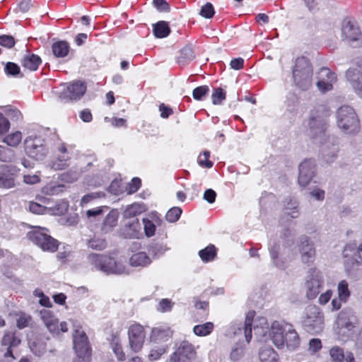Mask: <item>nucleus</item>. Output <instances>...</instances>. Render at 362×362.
<instances>
[{"label":"nucleus","mask_w":362,"mask_h":362,"mask_svg":"<svg viewBox=\"0 0 362 362\" xmlns=\"http://www.w3.org/2000/svg\"><path fill=\"white\" fill-rule=\"evenodd\" d=\"M162 221L156 217L153 220H149L148 218H144V229L145 232V235L148 237H152L155 235L156 226L160 225Z\"/></svg>","instance_id":"58836bf2"},{"label":"nucleus","mask_w":362,"mask_h":362,"mask_svg":"<svg viewBox=\"0 0 362 362\" xmlns=\"http://www.w3.org/2000/svg\"><path fill=\"white\" fill-rule=\"evenodd\" d=\"M346 76L351 83L355 92L362 98V76L356 69H349L346 72Z\"/></svg>","instance_id":"bb28decb"},{"label":"nucleus","mask_w":362,"mask_h":362,"mask_svg":"<svg viewBox=\"0 0 362 362\" xmlns=\"http://www.w3.org/2000/svg\"><path fill=\"white\" fill-rule=\"evenodd\" d=\"M151 257L144 252L134 253L129 258V264L134 267H146L151 264Z\"/></svg>","instance_id":"c85d7f7f"},{"label":"nucleus","mask_w":362,"mask_h":362,"mask_svg":"<svg viewBox=\"0 0 362 362\" xmlns=\"http://www.w3.org/2000/svg\"><path fill=\"white\" fill-rule=\"evenodd\" d=\"M144 210V206L137 203L128 205L123 211L122 220L132 221L133 219H138L137 216L140 215Z\"/></svg>","instance_id":"c756f323"},{"label":"nucleus","mask_w":362,"mask_h":362,"mask_svg":"<svg viewBox=\"0 0 362 362\" xmlns=\"http://www.w3.org/2000/svg\"><path fill=\"white\" fill-rule=\"evenodd\" d=\"M255 314V311H249L246 315L244 324L241 322L232 324L229 328V333L233 335L244 334L247 343H250L252 339V322Z\"/></svg>","instance_id":"a211bd4d"},{"label":"nucleus","mask_w":362,"mask_h":362,"mask_svg":"<svg viewBox=\"0 0 362 362\" xmlns=\"http://www.w3.org/2000/svg\"><path fill=\"white\" fill-rule=\"evenodd\" d=\"M226 98V93L221 88H217L211 95L214 105H220Z\"/></svg>","instance_id":"6e6d98bb"},{"label":"nucleus","mask_w":362,"mask_h":362,"mask_svg":"<svg viewBox=\"0 0 362 362\" xmlns=\"http://www.w3.org/2000/svg\"><path fill=\"white\" fill-rule=\"evenodd\" d=\"M141 181L139 178H133L132 181L128 184V186L127 187L128 194H133L136 192L141 187Z\"/></svg>","instance_id":"69168bd1"},{"label":"nucleus","mask_w":362,"mask_h":362,"mask_svg":"<svg viewBox=\"0 0 362 362\" xmlns=\"http://www.w3.org/2000/svg\"><path fill=\"white\" fill-rule=\"evenodd\" d=\"M119 213L117 210H111L105 216L102 226L101 231L103 233H108L112 231L117 224Z\"/></svg>","instance_id":"cd10ccee"},{"label":"nucleus","mask_w":362,"mask_h":362,"mask_svg":"<svg viewBox=\"0 0 362 362\" xmlns=\"http://www.w3.org/2000/svg\"><path fill=\"white\" fill-rule=\"evenodd\" d=\"M330 115L329 108L320 105L311 112L309 120V136L314 143L320 144L322 158L327 163L336 160L339 151L338 145L326 134Z\"/></svg>","instance_id":"f257e3e1"},{"label":"nucleus","mask_w":362,"mask_h":362,"mask_svg":"<svg viewBox=\"0 0 362 362\" xmlns=\"http://www.w3.org/2000/svg\"><path fill=\"white\" fill-rule=\"evenodd\" d=\"M52 50L56 57H64L69 51V45L66 41H58L52 44Z\"/></svg>","instance_id":"4c0bfd02"},{"label":"nucleus","mask_w":362,"mask_h":362,"mask_svg":"<svg viewBox=\"0 0 362 362\" xmlns=\"http://www.w3.org/2000/svg\"><path fill=\"white\" fill-rule=\"evenodd\" d=\"M22 139V134L20 132H16L14 133L8 134L5 137L4 141L10 146H16L21 142Z\"/></svg>","instance_id":"3c124183"},{"label":"nucleus","mask_w":362,"mask_h":362,"mask_svg":"<svg viewBox=\"0 0 362 362\" xmlns=\"http://www.w3.org/2000/svg\"><path fill=\"white\" fill-rule=\"evenodd\" d=\"M299 203L293 198H287L284 201V210L285 214L290 216L292 218H296L299 216V211L298 209Z\"/></svg>","instance_id":"72a5a7b5"},{"label":"nucleus","mask_w":362,"mask_h":362,"mask_svg":"<svg viewBox=\"0 0 362 362\" xmlns=\"http://www.w3.org/2000/svg\"><path fill=\"white\" fill-rule=\"evenodd\" d=\"M245 348L243 344H237L231 349L230 358L234 361L240 360L245 355Z\"/></svg>","instance_id":"de8ad7c7"},{"label":"nucleus","mask_w":362,"mask_h":362,"mask_svg":"<svg viewBox=\"0 0 362 362\" xmlns=\"http://www.w3.org/2000/svg\"><path fill=\"white\" fill-rule=\"evenodd\" d=\"M4 71L7 75L12 76L22 77L23 75L21 74V69L17 64L13 62H7L4 67Z\"/></svg>","instance_id":"603ef678"},{"label":"nucleus","mask_w":362,"mask_h":362,"mask_svg":"<svg viewBox=\"0 0 362 362\" xmlns=\"http://www.w3.org/2000/svg\"><path fill=\"white\" fill-rule=\"evenodd\" d=\"M153 34L157 38L165 37L170 33V28L168 25V23L166 21H158L156 24L153 25Z\"/></svg>","instance_id":"e433bc0d"},{"label":"nucleus","mask_w":362,"mask_h":362,"mask_svg":"<svg viewBox=\"0 0 362 362\" xmlns=\"http://www.w3.org/2000/svg\"><path fill=\"white\" fill-rule=\"evenodd\" d=\"M209 92V88L207 86H201L193 90L192 96L197 100H202L203 97Z\"/></svg>","instance_id":"4d7b16f0"},{"label":"nucleus","mask_w":362,"mask_h":362,"mask_svg":"<svg viewBox=\"0 0 362 362\" xmlns=\"http://www.w3.org/2000/svg\"><path fill=\"white\" fill-rule=\"evenodd\" d=\"M0 45L7 48H11L15 45V40L11 35H1Z\"/></svg>","instance_id":"338daca9"},{"label":"nucleus","mask_w":362,"mask_h":362,"mask_svg":"<svg viewBox=\"0 0 362 362\" xmlns=\"http://www.w3.org/2000/svg\"><path fill=\"white\" fill-rule=\"evenodd\" d=\"M304 280L306 298L309 300L315 299L325 286L323 273L315 267H310L307 270Z\"/></svg>","instance_id":"1a4fd4ad"},{"label":"nucleus","mask_w":362,"mask_h":362,"mask_svg":"<svg viewBox=\"0 0 362 362\" xmlns=\"http://www.w3.org/2000/svg\"><path fill=\"white\" fill-rule=\"evenodd\" d=\"M110 346L112 351L115 354L117 359L121 361H124L126 358L125 354L122 350V347L119 339H113L110 344Z\"/></svg>","instance_id":"49530a36"},{"label":"nucleus","mask_w":362,"mask_h":362,"mask_svg":"<svg viewBox=\"0 0 362 362\" xmlns=\"http://www.w3.org/2000/svg\"><path fill=\"white\" fill-rule=\"evenodd\" d=\"M174 303L168 298H163L158 303L157 310L161 313L169 312L172 310Z\"/></svg>","instance_id":"bf43d9fd"},{"label":"nucleus","mask_w":362,"mask_h":362,"mask_svg":"<svg viewBox=\"0 0 362 362\" xmlns=\"http://www.w3.org/2000/svg\"><path fill=\"white\" fill-rule=\"evenodd\" d=\"M122 226L120 228V234L124 238H139L141 235V224L139 219L132 221L122 220Z\"/></svg>","instance_id":"b1692460"},{"label":"nucleus","mask_w":362,"mask_h":362,"mask_svg":"<svg viewBox=\"0 0 362 362\" xmlns=\"http://www.w3.org/2000/svg\"><path fill=\"white\" fill-rule=\"evenodd\" d=\"M25 149L30 157L37 160H43L48 153L44 139L37 136H29L25 139Z\"/></svg>","instance_id":"ddd939ff"},{"label":"nucleus","mask_w":362,"mask_h":362,"mask_svg":"<svg viewBox=\"0 0 362 362\" xmlns=\"http://www.w3.org/2000/svg\"><path fill=\"white\" fill-rule=\"evenodd\" d=\"M259 357L261 362H278L277 353L269 346H262L259 349Z\"/></svg>","instance_id":"f704fd0d"},{"label":"nucleus","mask_w":362,"mask_h":362,"mask_svg":"<svg viewBox=\"0 0 362 362\" xmlns=\"http://www.w3.org/2000/svg\"><path fill=\"white\" fill-rule=\"evenodd\" d=\"M302 324L308 332L313 334L320 333L324 328V314L317 305H308L304 311Z\"/></svg>","instance_id":"9d476101"},{"label":"nucleus","mask_w":362,"mask_h":362,"mask_svg":"<svg viewBox=\"0 0 362 362\" xmlns=\"http://www.w3.org/2000/svg\"><path fill=\"white\" fill-rule=\"evenodd\" d=\"M86 86L80 81H75L67 86L60 95V98L65 102L79 100L86 93Z\"/></svg>","instance_id":"412c9836"},{"label":"nucleus","mask_w":362,"mask_h":362,"mask_svg":"<svg viewBox=\"0 0 362 362\" xmlns=\"http://www.w3.org/2000/svg\"><path fill=\"white\" fill-rule=\"evenodd\" d=\"M181 214L182 209L180 207L175 206L168 210L165 218L170 223H175L180 218Z\"/></svg>","instance_id":"864d4df0"},{"label":"nucleus","mask_w":362,"mask_h":362,"mask_svg":"<svg viewBox=\"0 0 362 362\" xmlns=\"http://www.w3.org/2000/svg\"><path fill=\"white\" fill-rule=\"evenodd\" d=\"M128 337L130 349L135 353L140 351L146 337L144 327L136 323L132 325L128 329Z\"/></svg>","instance_id":"dca6fc26"},{"label":"nucleus","mask_w":362,"mask_h":362,"mask_svg":"<svg viewBox=\"0 0 362 362\" xmlns=\"http://www.w3.org/2000/svg\"><path fill=\"white\" fill-rule=\"evenodd\" d=\"M36 199L41 203L30 202L29 203V210L36 214H47L48 206L46 205L49 204V201L44 197H36Z\"/></svg>","instance_id":"473e14b6"},{"label":"nucleus","mask_w":362,"mask_h":362,"mask_svg":"<svg viewBox=\"0 0 362 362\" xmlns=\"http://www.w3.org/2000/svg\"><path fill=\"white\" fill-rule=\"evenodd\" d=\"M28 238L43 251L54 252L59 247L57 240L52 238L47 228L32 226L27 233Z\"/></svg>","instance_id":"0eeeda50"},{"label":"nucleus","mask_w":362,"mask_h":362,"mask_svg":"<svg viewBox=\"0 0 362 362\" xmlns=\"http://www.w3.org/2000/svg\"><path fill=\"white\" fill-rule=\"evenodd\" d=\"M210 152L204 151L202 155L198 157V163L204 168H211L213 166V162L209 160Z\"/></svg>","instance_id":"052dcab7"},{"label":"nucleus","mask_w":362,"mask_h":362,"mask_svg":"<svg viewBox=\"0 0 362 362\" xmlns=\"http://www.w3.org/2000/svg\"><path fill=\"white\" fill-rule=\"evenodd\" d=\"M269 336L273 344L279 349L284 346L293 350L300 344V338L293 325L284 321H274L270 328Z\"/></svg>","instance_id":"f03ea898"},{"label":"nucleus","mask_w":362,"mask_h":362,"mask_svg":"<svg viewBox=\"0 0 362 362\" xmlns=\"http://www.w3.org/2000/svg\"><path fill=\"white\" fill-rule=\"evenodd\" d=\"M153 4L159 12H170V5L165 0H153Z\"/></svg>","instance_id":"680f3d73"},{"label":"nucleus","mask_w":362,"mask_h":362,"mask_svg":"<svg viewBox=\"0 0 362 362\" xmlns=\"http://www.w3.org/2000/svg\"><path fill=\"white\" fill-rule=\"evenodd\" d=\"M343 256L349 272H351V269L349 268V266L356 267L357 270H361L362 258L358 253L356 243L353 242L346 244L343 251Z\"/></svg>","instance_id":"f3484780"},{"label":"nucleus","mask_w":362,"mask_h":362,"mask_svg":"<svg viewBox=\"0 0 362 362\" xmlns=\"http://www.w3.org/2000/svg\"><path fill=\"white\" fill-rule=\"evenodd\" d=\"M331 360L334 362H342L344 358V352L342 348L334 346L329 349Z\"/></svg>","instance_id":"8fccbe9b"},{"label":"nucleus","mask_w":362,"mask_h":362,"mask_svg":"<svg viewBox=\"0 0 362 362\" xmlns=\"http://www.w3.org/2000/svg\"><path fill=\"white\" fill-rule=\"evenodd\" d=\"M15 158L14 151L9 148L0 149V160L2 162H11Z\"/></svg>","instance_id":"5fc2aeb1"},{"label":"nucleus","mask_w":362,"mask_h":362,"mask_svg":"<svg viewBox=\"0 0 362 362\" xmlns=\"http://www.w3.org/2000/svg\"><path fill=\"white\" fill-rule=\"evenodd\" d=\"M214 328V325L211 322L198 325L194 327L193 332L194 334L199 337H205L209 335Z\"/></svg>","instance_id":"37998d69"},{"label":"nucleus","mask_w":362,"mask_h":362,"mask_svg":"<svg viewBox=\"0 0 362 362\" xmlns=\"http://www.w3.org/2000/svg\"><path fill=\"white\" fill-rule=\"evenodd\" d=\"M55 140L52 146L54 158L50 163V166L54 170H60L69 165L71 159V148L62 142L57 136H54Z\"/></svg>","instance_id":"9b49d317"},{"label":"nucleus","mask_w":362,"mask_h":362,"mask_svg":"<svg viewBox=\"0 0 362 362\" xmlns=\"http://www.w3.org/2000/svg\"><path fill=\"white\" fill-rule=\"evenodd\" d=\"M359 325V320L351 308H344L338 314L334 321L336 334L342 341L348 340Z\"/></svg>","instance_id":"20e7f679"},{"label":"nucleus","mask_w":362,"mask_h":362,"mask_svg":"<svg viewBox=\"0 0 362 362\" xmlns=\"http://www.w3.org/2000/svg\"><path fill=\"white\" fill-rule=\"evenodd\" d=\"M337 127L346 134L356 135L361 130L358 117L354 110L348 105L341 106L336 113Z\"/></svg>","instance_id":"39448f33"},{"label":"nucleus","mask_w":362,"mask_h":362,"mask_svg":"<svg viewBox=\"0 0 362 362\" xmlns=\"http://www.w3.org/2000/svg\"><path fill=\"white\" fill-rule=\"evenodd\" d=\"M21 343V339L16 332H5L1 341L0 351L8 362H13L16 359V349Z\"/></svg>","instance_id":"f8f14e48"},{"label":"nucleus","mask_w":362,"mask_h":362,"mask_svg":"<svg viewBox=\"0 0 362 362\" xmlns=\"http://www.w3.org/2000/svg\"><path fill=\"white\" fill-rule=\"evenodd\" d=\"M216 255V247L211 245L199 252L202 260L205 262L212 261Z\"/></svg>","instance_id":"a18cd8bd"},{"label":"nucleus","mask_w":362,"mask_h":362,"mask_svg":"<svg viewBox=\"0 0 362 362\" xmlns=\"http://www.w3.org/2000/svg\"><path fill=\"white\" fill-rule=\"evenodd\" d=\"M294 83L300 89L305 90L313 84V67L306 57L297 58L293 69Z\"/></svg>","instance_id":"423d86ee"},{"label":"nucleus","mask_w":362,"mask_h":362,"mask_svg":"<svg viewBox=\"0 0 362 362\" xmlns=\"http://www.w3.org/2000/svg\"><path fill=\"white\" fill-rule=\"evenodd\" d=\"M168 350V344H151L147 358L151 361H155L160 358Z\"/></svg>","instance_id":"c9c22d12"},{"label":"nucleus","mask_w":362,"mask_h":362,"mask_svg":"<svg viewBox=\"0 0 362 362\" xmlns=\"http://www.w3.org/2000/svg\"><path fill=\"white\" fill-rule=\"evenodd\" d=\"M69 208V203L66 201L61 200L55 204L54 206H48L47 214L61 216L66 212Z\"/></svg>","instance_id":"a19ab883"},{"label":"nucleus","mask_w":362,"mask_h":362,"mask_svg":"<svg viewBox=\"0 0 362 362\" xmlns=\"http://www.w3.org/2000/svg\"><path fill=\"white\" fill-rule=\"evenodd\" d=\"M173 337V331L170 327L165 326H159L152 328L150 336L149 341L151 344H167Z\"/></svg>","instance_id":"4be33fe9"},{"label":"nucleus","mask_w":362,"mask_h":362,"mask_svg":"<svg viewBox=\"0 0 362 362\" xmlns=\"http://www.w3.org/2000/svg\"><path fill=\"white\" fill-rule=\"evenodd\" d=\"M74 327L73 342L74 349L78 357L74 362H88L91 355L88 337L81 325L77 322L71 320Z\"/></svg>","instance_id":"6e6552de"},{"label":"nucleus","mask_w":362,"mask_h":362,"mask_svg":"<svg viewBox=\"0 0 362 362\" xmlns=\"http://www.w3.org/2000/svg\"><path fill=\"white\" fill-rule=\"evenodd\" d=\"M16 325L19 329L27 327L32 320L30 315L24 313H16Z\"/></svg>","instance_id":"09e8293b"},{"label":"nucleus","mask_w":362,"mask_h":362,"mask_svg":"<svg viewBox=\"0 0 362 362\" xmlns=\"http://www.w3.org/2000/svg\"><path fill=\"white\" fill-rule=\"evenodd\" d=\"M88 263L98 271L107 274H129V269L121 261L105 254L90 253L87 257Z\"/></svg>","instance_id":"7ed1b4c3"},{"label":"nucleus","mask_w":362,"mask_h":362,"mask_svg":"<svg viewBox=\"0 0 362 362\" xmlns=\"http://www.w3.org/2000/svg\"><path fill=\"white\" fill-rule=\"evenodd\" d=\"M342 35L347 42L353 46L356 47L359 44L361 33L359 28L354 25L351 21H344L342 26Z\"/></svg>","instance_id":"5701e85b"},{"label":"nucleus","mask_w":362,"mask_h":362,"mask_svg":"<svg viewBox=\"0 0 362 362\" xmlns=\"http://www.w3.org/2000/svg\"><path fill=\"white\" fill-rule=\"evenodd\" d=\"M46 340H48V339L38 337L30 340L29 342L30 351L37 356H42L47 351Z\"/></svg>","instance_id":"2f4dec72"},{"label":"nucleus","mask_w":362,"mask_h":362,"mask_svg":"<svg viewBox=\"0 0 362 362\" xmlns=\"http://www.w3.org/2000/svg\"><path fill=\"white\" fill-rule=\"evenodd\" d=\"M215 13L214 8L211 3H206L202 6L199 15L205 18H211Z\"/></svg>","instance_id":"13d9d810"},{"label":"nucleus","mask_w":362,"mask_h":362,"mask_svg":"<svg viewBox=\"0 0 362 362\" xmlns=\"http://www.w3.org/2000/svg\"><path fill=\"white\" fill-rule=\"evenodd\" d=\"M41 62L42 60L38 55L29 52H27L21 60L22 66L31 71H36Z\"/></svg>","instance_id":"7c9ffc66"},{"label":"nucleus","mask_w":362,"mask_h":362,"mask_svg":"<svg viewBox=\"0 0 362 362\" xmlns=\"http://www.w3.org/2000/svg\"><path fill=\"white\" fill-rule=\"evenodd\" d=\"M338 297L346 303L350 297L351 292L349 289V284L346 280H341L337 285Z\"/></svg>","instance_id":"c03bdc74"},{"label":"nucleus","mask_w":362,"mask_h":362,"mask_svg":"<svg viewBox=\"0 0 362 362\" xmlns=\"http://www.w3.org/2000/svg\"><path fill=\"white\" fill-rule=\"evenodd\" d=\"M59 188V185L48 184L42 189V192L47 195H53L58 193Z\"/></svg>","instance_id":"774afa93"},{"label":"nucleus","mask_w":362,"mask_h":362,"mask_svg":"<svg viewBox=\"0 0 362 362\" xmlns=\"http://www.w3.org/2000/svg\"><path fill=\"white\" fill-rule=\"evenodd\" d=\"M300 262L303 264L310 265L316 259V248L313 241L307 236H301L297 243Z\"/></svg>","instance_id":"4468645a"},{"label":"nucleus","mask_w":362,"mask_h":362,"mask_svg":"<svg viewBox=\"0 0 362 362\" xmlns=\"http://www.w3.org/2000/svg\"><path fill=\"white\" fill-rule=\"evenodd\" d=\"M194 58L192 47L189 45L184 47L180 51V55L177 58L180 64L185 65Z\"/></svg>","instance_id":"79ce46f5"},{"label":"nucleus","mask_w":362,"mask_h":362,"mask_svg":"<svg viewBox=\"0 0 362 362\" xmlns=\"http://www.w3.org/2000/svg\"><path fill=\"white\" fill-rule=\"evenodd\" d=\"M17 173L16 168L12 167L7 170V173H0V188L8 189L14 187Z\"/></svg>","instance_id":"a878e982"},{"label":"nucleus","mask_w":362,"mask_h":362,"mask_svg":"<svg viewBox=\"0 0 362 362\" xmlns=\"http://www.w3.org/2000/svg\"><path fill=\"white\" fill-rule=\"evenodd\" d=\"M269 250L273 264L281 269H284L285 268V261L279 257V245L275 244L270 246Z\"/></svg>","instance_id":"ea45409f"},{"label":"nucleus","mask_w":362,"mask_h":362,"mask_svg":"<svg viewBox=\"0 0 362 362\" xmlns=\"http://www.w3.org/2000/svg\"><path fill=\"white\" fill-rule=\"evenodd\" d=\"M167 248L165 246L160 244L152 245L149 248V252L153 255L154 257H159L163 255L166 251Z\"/></svg>","instance_id":"0e129e2a"},{"label":"nucleus","mask_w":362,"mask_h":362,"mask_svg":"<svg viewBox=\"0 0 362 362\" xmlns=\"http://www.w3.org/2000/svg\"><path fill=\"white\" fill-rule=\"evenodd\" d=\"M194 346L187 341L180 342L170 356L173 362H192L196 358Z\"/></svg>","instance_id":"2eb2a0df"},{"label":"nucleus","mask_w":362,"mask_h":362,"mask_svg":"<svg viewBox=\"0 0 362 362\" xmlns=\"http://www.w3.org/2000/svg\"><path fill=\"white\" fill-rule=\"evenodd\" d=\"M39 315L49 332L59 333V320L52 311L43 309L40 311Z\"/></svg>","instance_id":"393cba45"},{"label":"nucleus","mask_w":362,"mask_h":362,"mask_svg":"<svg viewBox=\"0 0 362 362\" xmlns=\"http://www.w3.org/2000/svg\"><path fill=\"white\" fill-rule=\"evenodd\" d=\"M317 78V87L322 93L332 90L333 83L337 81L335 74L326 67H323L320 70Z\"/></svg>","instance_id":"aec40b11"},{"label":"nucleus","mask_w":362,"mask_h":362,"mask_svg":"<svg viewBox=\"0 0 362 362\" xmlns=\"http://www.w3.org/2000/svg\"><path fill=\"white\" fill-rule=\"evenodd\" d=\"M88 247L93 250H103L106 247V243L102 239H93L88 242Z\"/></svg>","instance_id":"e2e57ef3"},{"label":"nucleus","mask_w":362,"mask_h":362,"mask_svg":"<svg viewBox=\"0 0 362 362\" xmlns=\"http://www.w3.org/2000/svg\"><path fill=\"white\" fill-rule=\"evenodd\" d=\"M316 173V164L315 160L307 159L299 165L298 183L302 187L307 186Z\"/></svg>","instance_id":"6ab92c4d"}]
</instances>
